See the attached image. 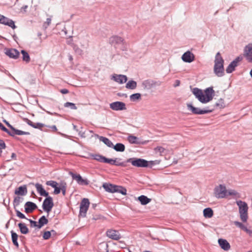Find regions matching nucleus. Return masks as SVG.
<instances>
[{
	"label": "nucleus",
	"instance_id": "f257e3e1",
	"mask_svg": "<svg viewBox=\"0 0 252 252\" xmlns=\"http://www.w3.org/2000/svg\"><path fill=\"white\" fill-rule=\"evenodd\" d=\"M192 93L199 102L204 104L211 101L215 95V91L212 87L207 88L204 92L200 89L194 88Z\"/></svg>",
	"mask_w": 252,
	"mask_h": 252
},
{
	"label": "nucleus",
	"instance_id": "f03ea898",
	"mask_svg": "<svg viewBox=\"0 0 252 252\" xmlns=\"http://www.w3.org/2000/svg\"><path fill=\"white\" fill-rule=\"evenodd\" d=\"M237 205L239 206V212L241 220L245 222L248 219V207L247 204L244 201L239 200L236 202Z\"/></svg>",
	"mask_w": 252,
	"mask_h": 252
},
{
	"label": "nucleus",
	"instance_id": "7ed1b4c3",
	"mask_svg": "<svg viewBox=\"0 0 252 252\" xmlns=\"http://www.w3.org/2000/svg\"><path fill=\"white\" fill-rule=\"evenodd\" d=\"M126 162L131 163L133 166L137 167H148L149 165L148 161L140 158H129Z\"/></svg>",
	"mask_w": 252,
	"mask_h": 252
},
{
	"label": "nucleus",
	"instance_id": "20e7f679",
	"mask_svg": "<svg viewBox=\"0 0 252 252\" xmlns=\"http://www.w3.org/2000/svg\"><path fill=\"white\" fill-rule=\"evenodd\" d=\"M187 106L188 110L191 111L192 114L195 115H203L211 113L214 109H209V107H207L204 109H200L199 108L193 106L191 103H187Z\"/></svg>",
	"mask_w": 252,
	"mask_h": 252
},
{
	"label": "nucleus",
	"instance_id": "39448f33",
	"mask_svg": "<svg viewBox=\"0 0 252 252\" xmlns=\"http://www.w3.org/2000/svg\"><path fill=\"white\" fill-rule=\"evenodd\" d=\"M214 194L217 198H223L227 196V190L223 185H220L214 189Z\"/></svg>",
	"mask_w": 252,
	"mask_h": 252
},
{
	"label": "nucleus",
	"instance_id": "423d86ee",
	"mask_svg": "<svg viewBox=\"0 0 252 252\" xmlns=\"http://www.w3.org/2000/svg\"><path fill=\"white\" fill-rule=\"evenodd\" d=\"M53 206L54 202L53 198L49 195L46 196V198L43 202L42 207L43 210L47 213V216H48L49 213L51 212Z\"/></svg>",
	"mask_w": 252,
	"mask_h": 252
},
{
	"label": "nucleus",
	"instance_id": "0eeeda50",
	"mask_svg": "<svg viewBox=\"0 0 252 252\" xmlns=\"http://www.w3.org/2000/svg\"><path fill=\"white\" fill-rule=\"evenodd\" d=\"M90 205V202L88 198H83L80 205L79 215L85 217L86 216L87 212L88 210Z\"/></svg>",
	"mask_w": 252,
	"mask_h": 252
},
{
	"label": "nucleus",
	"instance_id": "6e6552de",
	"mask_svg": "<svg viewBox=\"0 0 252 252\" xmlns=\"http://www.w3.org/2000/svg\"><path fill=\"white\" fill-rule=\"evenodd\" d=\"M161 84L159 81H155L153 80L148 79L144 80L142 83V87L144 90H149L156 86H160Z\"/></svg>",
	"mask_w": 252,
	"mask_h": 252
},
{
	"label": "nucleus",
	"instance_id": "1a4fd4ad",
	"mask_svg": "<svg viewBox=\"0 0 252 252\" xmlns=\"http://www.w3.org/2000/svg\"><path fill=\"white\" fill-rule=\"evenodd\" d=\"M109 43L111 44H122L123 47L122 49L123 51L126 50V45L125 44L124 40L121 37L118 36H112L109 38Z\"/></svg>",
	"mask_w": 252,
	"mask_h": 252
},
{
	"label": "nucleus",
	"instance_id": "9d476101",
	"mask_svg": "<svg viewBox=\"0 0 252 252\" xmlns=\"http://www.w3.org/2000/svg\"><path fill=\"white\" fill-rule=\"evenodd\" d=\"M214 72L215 75L219 77H222L224 75V63H215L214 66Z\"/></svg>",
	"mask_w": 252,
	"mask_h": 252
},
{
	"label": "nucleus",
	"instance_id": "9b49d317",
	"mask_svg": "<svg viewBox=\"0 0 252 252\" xmlns=\"http://www.w3.org/2000/svg\"><path fill=\"white\" fill-rule=\"evenodd\" d=\"M110 108L114 111H122L126 109V104L121 101H115L110 103Z\"/></svg>",
	"mask_w": 252,
	"mask_h": 252
},
{
	"label": "nucleus",
	"instance_id": "f8f14e48",
	"mask_svg": "<svg viewBox=\"0 0 252 252\" xmlns=\"http://www.w3.org/2000/svg\"><path fill=\"white\" fill-rule=\"evenodd\" d=\"M242 57H237L235 60L230 63L226 69V72L227 73H231L235 70V67L237 66L238 63L242 61Z\"/></svg>",
	"mask_w": 252,
	"mask_h": 252
},
{
	"label": "nucleus",
	"instance_id": "ddd939ff",
	"mask_svg": "<svg viewBox=\"0 0 252 252\" xmlns=\"http://www.w3.org/2000/svg\"><path fill=\"white\" fill-rule=\"evenodd\" d=\"M106 235L108 238L114 240H119L122 237L118 231L114 229L107 230Z\"/></svg>",
	"mask_w": 252,
	"mask_h": 252
},
{
	"label": "nucleus",
	"instance_id": "4468645a",
	"mask_svg": "<svg viewBox=\"0 0 252 252\" xmlns=\"http://www.w3.org/2000/svg\"><path fill=\"white\" fill-rule=\"evenodd\" d=\"M244 55L249 63H252V43L246 45L244 50Z\"/></svg>",
	"mask_w": 252,
	"mask_h": 252
},
{
	"label": "nucleus",
	"instance_id": "2eb2a0df",
	"mask_svg": "<svg viewBox=\"0 0 252 252\" xmlns=\"http://www.w3.org/2000/svg\"><path fill=\"white\" fill-rule=\"evenodd\" d=\"M5 54L10 58L13 59H17L19 57L20 53L16 49L14 48H6L5 49Z\"/></svg>",
	"mask_w": 252,
	"mask_h": 252
},
{
	"label": "nucleus",
	"instance_id": "dca6fc26",
	"mask_svg": "<svg viewBox=\"0 0 252 252\" xmlns=\"http://www.w3.org/2000/svg\"><path fill=\"white\" fill-rule=\"evenodd\" d=\"M182 60L185 63H190L195 59V56L190 51H188L182 55Z\"/></svg>",
	"mask_w": 252,
	"mask_h": 252
},
{
	"label": "nucleus",
	"instance_id": "f3484780",
	"mask_svg": "<svg viewBox=\"0 0 252 252\" xmlns=\"http://www.w3.org/2000/svg\"><path fill=\"white\" fill-rule=\"evenodd\" d=\"M25 212L27 214L32 213L37 208L36 204L31 201H28L25 204Z\"/></svg>",
	"mask_w": 252,
	"mask_h": 252
},
{
	"label": "nucleus",
	"instance_id": "a211bd4d",
	"mask_svg": "<svg viewBox=\"0 0 252 252\" xmlns=\"http://www.w3.org/2000/svg\"><path fill=\"white\" fill-rule=\"evenodd\" d=\"M23 121L25 123H26L28 125L31 126L32 127L34 128L40 129L41 130H42V127L46 126L44 124L40 123H33L31 120H30L28 118H26L23 119Z\"/></svg>",
	"mask_w": 252,
	"mask_h": 252
},
{
	"label": "nucleus",
	"instance_id": "6ab92c4d",
	"mask_svg": "<svg viewBox=\"0 0 252 252\" xmlns=\"http://www.w3.org/2000/svg\"><path fill=\"white\" fill-rule=\"evenodd\" d=\"M0 23L6 26H8L13 30L15 29L16 27V26L15 25L14 22L12 20L4 16L3 15L2 16V18L1 19Z\"/></svg>",
	"mask_w": 252,
	"mask_h": 252
},
{
	"label": "nucleus",
	"instance_id": "aec40b11",
	"mask_svg": "<svg viewBox=\"0 0 252 252\" xmlns=\"http://www.w3.org/2000/svg\"><path fill=\"white\" fill-rule=\"evenodd\" d=\"M115 81L119 84H123L126 83L127 80V78L126 75H114L112 76V78Z\"/></svg>",
	"mask_w": 252,
	"mask_h": 252
},
{
	"label": "nucleus",
	"instance_id": "412c9836",
	"mask_svg": "<svg viewBox=\"0 0 252 252\" xmlns=\"http://www.w3.org/2000/svg\"><path fill=\"white\" fill-rule=\"evenodd\" d=\"M28 192L26 185L20 186L17 188L14 191V193L17 195L24 196L27 194Z\"/></svg>",
	"mask_w": 252,
	"mask_h": 252
},
{
	"label": "nucleus",
	"instance_id": "4be33fe9",
	"mask_svg": "<svg viewBox=\"0 0 252 252\" xmlns=\"http://www.w3.org/2000/svg\"><path fill=\"white\" fill-rule=\"evenodd\" d=\"M218 243L220 248L224 251H228L230 248L229 243L225 240L223 239H219L218 240Z\"/></svg>",
	"mask_w": 252,
	"mask_h": 252
},
{
	"label": "nucleus",
	"instance_id": "5701e85b",
	"mask_svg": "<svg viewBox=\"0 0 252 252\" xmlns=\"http://www.w3.org/2000/svg\"><path fill=\"white\" fill-rule=\"evenodd\" d=\"M35 187L37 191L41 196L46 197L49 195V193L44 189L42 185L39 183H36L35 184Z\"/></svg>",
	"mask_w": 252,
	"mask_h": 252
},
{
	"label": "nucleus",
	"instance_id": "b1692460",
	"mask_svg": "<svg viewBox=\"0 0 252 252\" xmlns=\"http://www.w3.org/2000/svg\"><path fill=\"white\" fill-rule=\"evenodd\" d=\"M10 133L12 134V135H10L12 137H14L15 135H30V133L29 132L24 131L21 130H19L16 129L14 127H13Z\"/></svg>",
	"mask_w": 252,
	"mask_h": 252
},
{
	"label": "nucleus",
	"instance_id": "393cba45",
	"mask_svg": "<svg viewBox=\"0 0 252 252\" xmlns=\"http://www.w3.org/2000/svg\"><path fill=\"white\" fill-rule=\"evenodd\" d=\"M95 136L99 138L100 141L103 142L108 147L112 148L113 146V143L108 138L102 136H99L97 134H96Z\"/></svg>",
	"mask_w": 252,
	"mask_h": 252
},
{
	"label": "nucleus",
	"instance_id": "a878e982",
	"mask_svg": "<svg viewBox=\"0 0 252 252\" xmlns=\"http://www.w3.org/2000/svg\"><path fill=\"white\" fill-rule=\"evenodd\" d=\"M102 187L106 191L111 193H114V189L115 188V185L111 184H108L105 183L103 184Z\"/></svg>",
	"mask_w": 252,
	"mask_h": 252
},
{
	"label": "nucleus",
	"instance_id": "bb28decb",
	"mask_svg": "<svg viewBox=\"0 0 252 252\" xmlns=\"http://www.w3.org/2000/svg\"><path fill=\"white\" fill-rule=\"evenodd\" d=\"M38 223V228L40 229L43 225L48 223V220L45 216H42L39 219Z\"/></svg>",
	"mask_w": 252,
	"mask_h": 252
},
{
	"label": "nucleus",
	"instance_id": "cd10ccee",
	"mask_svg": "<svg viewBox=\"0 0 252 252\" xmlns=\"http://www.w3.org/2000/svg\"><path fill=\"white\" fill-rule=\"evenodd\" d=\"M138 200L139 201L142 205H145L148 204L151 199L145 195H142L138 197Z\"/></svg>",
	"mask_w": 252,
	"mask_h": 252
},
{
	"label": "nucleus",
	"instance_id": "c85d7f7f",
	"mask_svg": "<svg viewBox=\"0 0 252 252\" xmlns=\"http://www.w3.org/2000/svg\"><path fill=\"white\" fill-rule=\"evenodd\" d=\"M213 214V211L211 208H206L203 210V216L205 218H211Z\"/></svg>",
	"mask_w": 252,
	"mask_h": 252
},
{
	"label": "nucleus",
	"instance_id": "c756f323",
	"mask_svg": "<svg viewBox=\"0 0 252 252\" xmlns=\"http://www.w3.org/2000/svg\"><path fill=\"white\" fill-rule=\"evenodd\" d=\"M18 226L22 234H26L29 233V229L25 223L20 222L18 224Z\"/></svg>",
	"mask_w": 252,
	"mask_h": 252
},
{
	"label": "nucleus",
	"instance_id": "7c9ffc66",
	"mask_svg": "<svg viewBox=\"0 0 252 252\" xmlns=\"http://www.w3.org/2000/svg\"><path fill=\"white\" fill-rule=\"evenodd\" d=\"M11 239L13 245L16 247L17 248H19V244L18 243V236L16 232L13 230L11 231Z\"/></svg>",
	"mask_w": 252,
	"mask_h": 252
},
{
	"label": "nucleus",
	"instance_id": "2f4dec72",
	"mask_svg": "<svg viewBox=\"0 0 252 252\" xmlns=\"http://www.w3.org/2000/svg\"><path fill=\"white\" fill-rule=\"evenodd\" d=\"M114 192H118L122 195L126 194V189L122 186L115 185Z\"/></svg>",
	"mask_w": 252,
	"mask_h": 252
},
{
	"label": "nucleus",
	"instance_id": "473e14b6",
	"mask_svg": "<svg viewBox=\"0 0 252 252\" xmlns=\"http://www.w3.org/2000/svg\"><path fill=\"white\" fill-rule=\"evenodd\" d=\"M112 148L116 151L120 152L125 151L126 149L125 145L121 143H118L115 145H113V146Z\"/></svg>",
	"mask_w": 252,
	"mask_h": 252
},
{
	"label": "nucleus",
	"instance_id": "72a5a7b5",
	"mask_svg": "<svg viewBox=\"0 0 252 252\" xmlns=\"http://www.w3.org/2000/svg\"><path fill=\"white\" fill-rule=\"evenodd\" d=\"M91 157L93 159L96 160L100 162L104 163L105 157L99 154H91Z\"/></svg>",
	"mask_w": 252,
	"mask_h": 252
},
{
	"label": "nucleus",
	"instance_id": "f704fd0d",
	"mask_svg": "<svg viewBox=\"0 0 252 252\" xmlns=\"http://www.w3.org/2000/svg\"><path fill=\"white\" fill-rule=\"evenodd\" d=\"M21 53L22 55V60L23 61L28 63L30 62V57L29 53L25 50H22Z\"/></svg>",
	"mask_w": 252,
	"mask_h": 252
},
{
	"label": "nucleus",
	"instance_id": "c9c22d12",
	"mask_svg": "<svg viewBox=\"0 0 252 252\" xmlns=\"http://www.w3.org/2000/svg\"><path fill=\"white\" fill-rule=\"evenodd\" d=\"M23 200L24 198L22 197H20L19 195L15 196L13 202L14 208L15 209L16 207L19 206L20 203H21Z\"/></svg>",
	"mask_w": 252,
	"mask_h": 252
},
{
	"label": "nucleus",
	"instance_id": "e433bc0d",
	"mask_svg": "<svg viewBox=\"0 0 252 252\" xmlns=\"http://www.w3.org/2000/svg\"><path fill=\"white\" fill-rule=\"evenodd\" d=\"M137 87V83L134 80L129 81L126 85V88L130 90L135 89Z\"/></svg>",
	"mask_w": 252,
	"mask_h": 252
},
{
	"label": "nucleus",
	"instance_id": "4c0bfd02",
	"mask_svg": "<svg viewBox=\"0 0 252 252\" xmlns=\"http://www.w3.org/2000/svg\"><path fill=\"white\" fill-rule=\"evenodd\" d=\"M224 60L221 57L220 52H218L215 56V59L214 61L215 63L220 64V63H224Z\"/></svg>",
	"mask_w": 252,
	"mask_h": 252
},
{
	"label": "nucleus",
	"instance_id": "58836bf2",
	"mask_svg": "<svg viewBox=\"0 0 252 252\" xmlns=\"http://www.w3.org/2000/svg\"><path fill=\"white\" fill-rule=\"evenodd\" d=\"M127 139H128L129 142L131 144H138L139 143V142L137 141V140L138 139V138L135 136H133L132 135H129L127 137Z\"/></svg>",
	"mask_w": 252,
	"mask_h": 252
},
{
	"label": "nucleus",
	"instance_id": "ea45409f",
	"mask_svg": "<svg viewBox=\"0 0 252 252\" xmlns=\"http://www.w3.org/2000/svg\"><path fill=\"white\" fill-rule=\"evenodd\" d=\"M141 94L140 93L133 94L130 95L131 101H135L137 100L141 99Z\"/></svg>",
	"mask_w": 252,
	"mask_h": 252
},
{
	"label": "nucleus",
	"instance_id": "a19ab883",
	"mask_svg": "<svg viewBox=\"0 0 252 252\" xmlns=\"http://www.w3.org/2000/svg\"><path fill=\"white\" fill-rule=\"evenodd\" d=\"M69 174L71 176L72 179L75 180L78 183H79L82 178L80 174H76L72 172H70Z\"/></svg>",
	"mask_w": 252,
	"mask_h": 252
},
{
	"label": "nucleus",
	"instance_id": "79ce46f5",
	"mask_svg": "<svg viewBox=\"0 0 252 252\" xmlns=\"http://www.w3.org/2000/svg\"><path fill=\"white\" fill-rule=\"evenodd\" d=\"M64 107H69L72 110L77 109V107L76 106L75 104L70 102H67L65 103L64 104Z\"/></svg>",
	"mask_w": 252,
	"mask_h": 252
},
{
	"label": "nucleus",
	"instance_id": "37998d69",
	"mask_svg": "<svg viewBox=\"0 0 252 252\" xmlns=\"http://www.w3.org/2000/svg\"><path fill=\"white\" fill-rule=\"evenodd\" d=\"M215 106L218 107L220 108H224L225 107L224 100L222 98H220L218 102L216 103Z\"/></svg>",
	"mask_w": 252,
	"mask_h": 252
},
{
	"label": "nucleus",
	"instance_id": "c03bdc74",
	"mask_svg": "<svg viewBox=\"0 0 252 252\" xmlns=\"http://www.w3.org/2000/svg\"><path fill=\"white\" fill-rule=\"evenodd\" d=\"M67 184L64 181H61V191L63 195H65Z\"/></svg>",
	"mask_w": 252,
	"mask_h": 252
},
{
	"label": "nucleus",
	"instance_id": "a18cd8bd",
	"mask_svg": "<svg viewBox=\"0 0 252 252\" xmlns=\"http://www.w3.org/2000/svg\"><path fill=\"white\" fill-rule=\"evenodd\" d=\"M117 159V158H116L115 159H113L112 158H108L105 157L104 163H109L111 165H115Z\"/></svg>",
	"mask_w": 252,
	"mask_h": 252
},
{
	"label": "nucleus",
	"instance_id": "49530a36",
	"mask_svg": "<svg viewBox=\"0 0 252 252\" xmlns=\"http://www.w3.org/2000/svg\"><path fill=\"white\" fill-rule=\"evenodd\" d=\"M73 49L76 54L79 55L83 54V51L75 44H73Z\"/></svg>",
	"mask_w": 252,
	"mask_h": 252
},
{
	"label": "nucleus",
	"instance_id": "de8ad7c7",
	"mask_svg": "<svg viewBox=\"0 0 252 252\" xmlns=\"http://www.w3.org/2000/svg\"><path fill=\"white\" fill-rule=\"evenodd\" d=\"M46 184L47 186H50L53 188L56 187V186L58 185V184L57 182H56L55 181H52V180L47 181L46 183Z\"/></svg>",
	"mask_w": 252,
	"mask_h": 252
},
{
	"label": "nucleus",
	"instance_id": "09e8293b",
	"mask_svg": "<svg viewBox=\"0 0 252 252\" xmlns=\"http://www.w3.org/2000/svg\"><path fill=\"white\" fill-rule=\"evenodd\" d=\"M15 212H16V216L19 217V218L20 219H26L27 220L28 218H26V217L25 216V215L22 213L19 210L15 209Z\"/></svg>",
	"mask_w": 252,
	"mask_h": 252
},
{
	"label": "nucleus",
	"instance_id": "8fccbe9b",
	"mask_svg": "<svg viewBox=\"0 0 252 252\" xmlns=\"http://www.w3.org/2000/svg\"><path fill=\"white\" fill-rule=\"evenodd\" d=\"M51 232L50 231H45L44 233H43V239L44 240H48L51 237Z\"/></svg>",
	"mask_w": 252,
	"mask_h": 252
},
{
	"label": "nucleus",
	"instance_id": "3c124183",
	"mask_svg": "<svg viewBox=\"0 0 252 252\" xmlns=\"http://www.w3.org/2000/svg\"><path fill=\"white\" fill-rule=\"evenodd\" d=\"M68 36H69V37H68V38L67 39L66 43L68 44H69V45L71 44L73 46V44H74L73 43V41H76V39L73 40V37L75 38V37L74 36H72V35H69Z\"/></svg>",
	"mask_w": 252,
	"mask_h": 252
},
{
	"label": "nucleus",
	"instance_id": "603ef678",
	"mask_svg": "<svg viewBox=\"0 0 252 252\" xmlns=\"http://www.w3.org/2000/svg\"><path fill=\"white\" fill-rule=\"evenodd\" d=\"M59 187L58 186L54 188V193L55 194H58L61 191V182L59 184Z\"/></svg>",
	"mask_w": 252,
	"mask_h": 252
},
{
	"label": "nucleus",
	"instance_id": "864d4df0",
	"mask_svg": "<svg viewBox=\"0 0 252 252\" xmlns=\"http://www.w3.org/2000/svg\"><path fill=\"white\" fill-rule=\"evenodd\" d=\"M0 129L6 132L9 135H12V134L10 133V130L6 128L2 124H0Z\"/></svg>",
	"mask_w": 252,
	"mask_h": 252
},
{
	"label": "nucleus",
	"instance_id": "5fc2aeb1",
	"mask_svg": "<svg viewBox=\"0 0 252 252\" xmlns=\"http://www.w3.org/2000/svg\"><path fill=\"white\" fill-rule=\"evenodd\" d=\"M234 224L238 227H239L242 230L243 229L244 227L245 226L242 223L238 221H234Z\"/></svg>",
	"mask_w": 252,
	"mask_h": 252
},
{
	"label": "nucleus",
	"instance_id": "6e6d98bb",
	"mask_svg": "<svg viewBox=\"0 0 252 252\" xmlns=\"http://www.w3.org/2000/svg\"><path fill=\"white\" fill-rule=\"evenodd\" d=\"M27 220L29 221L31 227H36L38 228V224L36 221L29 219H28Z\"/></svg>",
	"mask_w": 252,
	"mask_h": 252
},
{
	"label": "nucleus",
	"instance_id": "4d7b16f0",
	"mask_svg": "<svg viewBox=\"0 0 252 252\" xmlns=\"http://www.w3.org/2000/svg\"><path fill=\"white\" fill-rule=\"evenodd\" d=\"M239 193L234 189H230L227 191V195H238Z\"/></svg>",
	"mask_w": 252,
	"mask_h": 252
},
{
	"label": "nucleus",
	"instance_id": "13d9d810",
	"mask_svg": "<svg viewBox=\"0 0 252 252\" xmlns=\"http://www.w3.org/2000/svg\"><path fill=\"white\" fill-rule=\"evenodd\" d=\"M149 167L151 168L154 165L159 164V161L158 160H156L154 161L151 160L149 161Z\"/></svg>",
	"mask_w": 252,
	"mask_h": 252
},
{
	"label": "nucleus",
	"instance_id": "bf43d9fd",
	"mask_svg": "<svg viewBox=\"0 0 252 252\" xmlns=\"http://www.w3.org/2000/svg\"><path fill=\"white\" fill-rule=\"evenodd\" d=\"M78 184L81 185H88L89 184V181L87 179H84L82 178Z\"/></svg>",
	"mask_w": 252,
	"mask_h": 252
},
{
	"label": "nucleus",
	"instance_id": "052dcab7",
	"mask_svg": "<svg viewBox=\"0 0 252 252\" xmlns=\"http://www.w3.org/2000/svg\"><path fill=\"white\" fill-rule=\"evenodd\" d=\"M165 150V149L162 147H158L155 149L156 152H159L160 154L164 153Z\"/></svg>",
	"mask_w": 252,
	"mask_h": 252
},
{
	"label": "nucleus",
	"instance_id": "680f3d73",
	"mask_svg": "<svg viewBox=\"0 0 252 252\" xmlns=\"http://www.w3.org/2000/svg\"><path fill=\"white\" fill-rule=\"evenodd\" d=\"M45 33L46 32H44V34H42L41 32H38L37 36L40 39H42V38L45 39L48 36L45 34Z\"/></svg>",
	"mask_w": 252,
	"mask_h": 252
},
{
	"label": "nucleus",
	"instance_id": "e2e57ef3",
	"mask_svg": "<svg viewBox=\"0 0 252 252\" xmlns=\"http://www.w3.org/2000/svg\"><path fill=\"white\" fill-rule=\"evenodd\" d=\"M6 148V145L4 141L0 139V149H4Z\"/></svg>",
	"mask_w": 252,
	"mask_h": 252
},
{
	"label": "nucleus",
	"instance_id": "0e129e2a",
	"mask_svg": "<svg viewBox=\"0 0 252 252\" xmlns=\"http://www.w3.org/2000/svg\"><path fill=\"white\" fill-rule=\"evenodd\" d=\"M243 230L249 234L250 236H252V230L248 229L246 226H245Z\"/></svg>",
	"mask_w": 252,
	"mask_h": 252
},
{
	"label": "nucleus",
	"instance_id": "69168bd1",
	"mask_svg": "<svg viewBox=\"0 0 252 252\" xmlns=\"http://www.w3.org/2000/svg\"><path fill=\"white\" fill-rule=\"evenodd\" d=\"M51 22V18H47L46 19V21L44 23L43 26H44L45 28L47 27V26H49Z\"/></svg>",
	"mask_w": 252,
	"mask_h": 252
},
{
	"label": "nucleus",
	"instance_id": "338daca9",
	"mask_svg": "<svg viewBox=\"0 0 252 252\" xmlns=\"http://www.w3.org/2000/svg\"><path fill=\"white\" fill-rule=\"evenodd\" d=\"M115 165L125 167L126 166V162H118V161H116V163L115 164Z\"/></svg>",
	"mask_w": 252,
	"mask_h": 252
},
{
	"label": "nucleus",
	"instance_id": "774afa93",
	"mask_svg": "<svg viewBox=\"0 0 252 252\" xmlns=\"http://www.w3.org/2000/svg\"><path fill=\"white\" fill-rule=\"evenodd\" d=\"M3 122L6 124V125L11 130V129L13 127V126L9 124L8 122L6 120H3Z\"/></svg>",
	"mask_w": 252,
	"mask_h": 252
}]
</instances>
